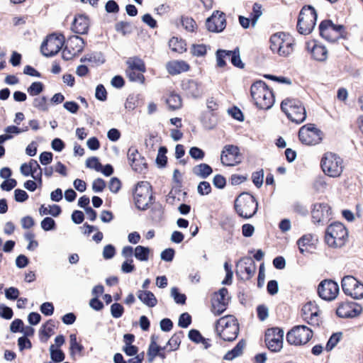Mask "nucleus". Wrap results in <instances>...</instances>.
<instances>
[{
  "mask_svg": "<svg viewBox=\"0 0 363 363\" xmlns=\"http://www.w3.org/2000/svg\"><path fill=\"white\" fill-rule=\"evenodd\" d=\"M251 96L255 105L260 109L268 110L274 103V96L265 82L257 81L253 83L250 89Z\"/></svg>",
  "mask_w": 363,
  "mask_h": 363,
  "instance_id": "f257e3e1",
  "label": "nucleus"
},
{
  "mask_svg": "<svg viewBox=\"0 0 363 363\" xmlns=\"http://www.w3.org/2000/svg\"><path fill=\"white\" fill-rule=\"evenodd\" d=\"M216 330L223 340L232 342L236 339L239 333L237 320L233 315L222 317L216 323Z\"/></svg>",
  "mask_w": 363,
  "mask_h": 363,
  "instance_id": "f03ea898",
  "label": "nucleus"
},
{
  "mask_svg": "<svg viewBox=\"0 0 363 363\" xmlns=\"http://www.w3.org/2000/svg\"><path fill=\"white\" fill-rule=\"evenodd\" d=\"M234 207L239 216L250 218L256 213L258 203L252 195L242 192L235 199Z\"/></svg>",
  "mask_w": 363,
  "mask_h": 363,
  "instance_id": "7ed1b4c3",
  "label": "nucleus"
},
{
  "mask_svg": "<svg viewBox=\"0 0 363 363\" xmlns=\"http://www.w3.org/2000/svg\"><path fill=\"white\" fill-rule=\"evenodd\" d=\"M281 108L288 118L296 123H303L306 118L305 107L302 102L298 99H284L281 104Z\"/></svg>",
  "mask_w": 363,
  "mask_h": 363,
  "instance_id": "20e7f679",
  "label": "nucleus"
},
{
  "mask_svg": "<svg viewBox=\"0 0 363 363\" xmlns=\"http://www.w3.org/2000/svg\"><path fill=\"white\" fill-rule=\"evenodd\" d=\"M320 164L323 172L330 177H340L344 169L343 160L330 152L324 154Z\"/></svg>",
  "mask_w": 363,
  "mask_h": 363,
  "instance_id": "39448f33",
  "label": "nucleus"
},
{
  "mask_svg": "<svg viewBox=\"0 0 363 363\" xmlns=\"http://www.w3.org/2000/svg\"><path fill=\"white\" fill-rule=\"evenodd\" d=\"M347 237V230L342 223L336 222L330 224L326 229L325 240L333 247H340L345 245Z\"/></svg>",
  "mask_w": 363,
  "mask_h": 363,
  "instance_id": "423d86ee",
  "label": "nucleus"
},
{
  "mask_svg": "<svg viewBox=\"0 0 363 363\" xmlns=\"http://www.w3.org/2000/svg\"><path fill=\"white\" fill-rule=\"evenodd\" d=\"M270 48L280 56L286 57L293 52V40L284 33H277L270 38Z\"/></svg>",
  "mask_w": 363,
  "mask_h": 363,
  "instance_id": "0eeeda50",
  "label": "nucleus"
},
{
  "mask_svg": "<svg viewBox=\"0 0 363 363\" xmlns=\"http://www.w3.org/2000/svg\"><path fill=\"white\" fill-rule=\"evenodd\" d=\"M317 20V13L315 9L311 6H304L300 11L297 29L299 33L308 35L314 28Z\"/></svg>",
  "mask_w": 363,
  "mask_h": 363,
  "instance_id": "6e6552de",
  "label": "nucleus"
},
{
  "mask_svg": "<svg viewBox=\"0 0 363 363\" xmlns=\"http://www.w3.org/2000/svg\"><path fill=\"white\" fill-rule=\"evenodd\" d=\"M152 186L147 182L138 184L134 191V200L136 207L145 211L153 203Z\"/></svg>",
  "mask_w": 363,
  "mask_h": 363,
  "instance_id": "1a4fd4ad",
  "label": "nucleus"
},
{
  "mask_svg": "<svg viewBox=\"0 0 363 363\" xmlns=\"http://www.w3.org/2000/svg\"><path fill=\"white\" fill-rule=\"evenodd\" d=\"M313 337V331L306 325L293 327L286 334L289 344L299 346L306 345Z\"/></svg>",
  "mask_w": 363,
  "mask_h": 363,
  "instance_id": "9d476101",
  "label": "nucleus"
},
{
  "mask_svg": "<svg viewBox=\"0 0 363 363\" xmlns=\"http://www.w3.org/2000/svg\"><path fill=\"white\" fill-rule=\"evenodd\" d=\"M319 30L320 35L330 42H335L340 38L345 31L343 26L335 25L330 20L322 21Z\"/></svg>",
  "mask_w": 363,
  "mask_h": 363,
  "instance_id": "9b49d317",
  "label": "nucleus"
},
{
  "mask_svg": "<svg viewBox=\"0 0 363 363\" xmlns=\"http://www.w3.org/2000/svg\"><path fill=\"white\" fill-rule=\"evenodd\" d=\"M283 339L284 331L279 328H269L265 332V343L272 352H278L282 349Z\"/></svg>",
  "mask_w": 363,
  "mask_h": 363,
  "instance_id": "f8f14e48",
  "label": "nucleus"
},
{
  "mask_svg": "<svg viewBox=\"0 0 363 363\" xmlns=\"http://www.w3.org/2000/svg\"><path fill=\"white\" fill-rule=\"evenodd\" d=\"M344 293L354 299L363 298V284L352 276H346L342 279Z\"/></svg>",
  "mask_w": 363,
  "mask_h": 363,
  "instance_id": "ddd939ff",
  "label": "nucleus"
},
{
  "mask_svg": "<svg viewBox=\"0 0 363 363\" xmlns=\"http://www.w3.org/2000/svg\"><path fill=\"white\" fill-rule=\"evenodd\" d=\"M298 138L303 144L308 145L318 144L322 140L320 130L311 124L303 125L300 128Z\"/></svg>",
  "mask_w": 363,
  "mask_h": 363,
  "instance_id": "4468645a",
  "label": "nucleus"
},
{
  "mask_svg": "<svg viewBox=\"0 0 363 363\" xmlns=\"http://www.w3.org/2000/svg\"><path fill=\"white\" fill-rule=\"evenodd\" d=\"M63 36L57 37L54 35L48 36L40 47L42 54L45 57H52L58 53L64 45Z\"/></svg>",
  "mask_w": 363,
  "mask_h": 363,
  "instance_id": "2eb2a0df",
  "label": "nucleus"
},
{
  "mask_svg": "<svg viewBox=\"0 0 363 363\" xmlns=\"http://www.w3.org/2000/svg\"><path fill=\"white\" fill-rule=\"evenodd\" d=\"M221 163L225 166H235L242 161L238 147L233 145L224 146L220 155Z\"/></svg>",
  "mask_w": 363,
  "mask_h": 363,
  "instance_id": "dca6fc26",
  "label": "nucleus"
},
{
  "mask_svg": "<svg viewBox=\"0 0 363 363\" xmlns=\"http://www.w3.org/2000/svg\"><path fill=\"white\" fill-rule=\"evenodd\" d=\"M319 296L325 301L334 300L339 293L338 284L332 280L322 281L318 287Z\"/></svg>",
  "mask_w": 363,
  "mask_h": 363,
  "instance_id": "f3484780",
  "label": "nucleus"
},
{
  "mask_svg": "<svg viewBox=\"0 0 363 363\" xmlns=\"http://www.w3.org/2000/svg\"><path fill=\"white\" fill-rule=\"evenodd\" d=\"M301 317L312 326H319L321 323L320 310L316 305L311 302H308L303 306Z\"/></svg>",
  "mask_w": 363,
  "mask_h": 363,
  "instance_id": "a211bd4d",
  "label": "nucleus"
},
{
  "mask_svg": "<svg viewBox=\"0 0 363 363\" xmlns=\"http://www.w3.org/2000/svg\"><path fill=\"white\" fill-rule=\"evenodd\" d=\"M206 26L210 32L220 33L223 31L226 26L224 13L219 11H214L211 16L206 19Z\"/></svg>",
  "mask_w": 363,
  "mask_h": 363,
  "instance_id": "6ab92c4d",
  "label": "nucleus"
},
{
  "mask_svg": "<svg viewBox=\"0 0 363 363\" xmlns=\"http://www.w3.org/2000/svg\"><path fill=\"white\" fill-rule=\"evenodd\" d=\"M128 162L132 169L137 172H142L146 169L145 159L139 153L138 150L130 147L127 152Z\"/></svg>",
  "mask_w": 363,
  "mask_h": 363,
  "instance_id": "aec40b11",
  "label": "nucleus"
},
{
  "mask_svg": "<svg viewBox=\"0 0 363 363\" xmlns=\"http://www.w3.org/2000/svg\"><path fill=\"white\" fill-rule=\"evenodd\" d=\"M256 264L251 257H246L240 261L237 274L243 281L250 280L256 272Z\"/></svg>",
  "mask_w": 363,
  "mask_h": 363,
  "instance_id": "412c9836",
  "label": "nucleus"
},
{
  "mask_svg": "<svg viewBox=\"0 0 363 363\" xmlns=\"http://www.w3.org/2000/svg\"><path fill=\"white\" fill-rule=\"evenodd\" d=\"M362 308L359 305L353 302H347L340 304L336 311V314L343 318H354L360 314Z\"/></svg>",
  "mask_w": 363,
  "mask_h": 363,
  "instance_id": "4be33fe9",
  "label": "nucleus"
},
{
  "mask_svg": "<svg viewBox=\"0 0 363 363\" xmlns=\"http://www.w3.org/2000/svg\"><path fill=\"white\" fill-rule=\"evenodd\" d=\"M330 207L327 203H315L312 210V218L315 223H320L328 219L330 215Z\"/></svg>",
  "mask_w": 363,
  "mask_h": 363,
  "instance_id": "5701e85b",
  "label": "nucleus"
},
{
  "mask_svg": "<svg viewBox=\"0 0 363 363\" xmlns=\"http://www.w3.org/2000/svg\"><path fill=\"white\" fill-rule=\"evenodd\" d=\"M89 27V20L88 17L84 14H78L74 17L72 24V30L73 32L84 35L87 33Z\"/></svg>",
  "mask_w": 363,
  "mask_h": 363,
  "instance_id": "b1692460",
  "label": "nucleus"
},
{
  "mask_svg": "<svg viewBox=\"0 0 363 363\" xmlns=\"http://www.w3.org/2000/svg\"><path fill=\"white\" fill-rule=\"evenodd\" d=\"M65 45L72 50L73 53L78 55L84 49V41L78 35H72L67 39Z\"/></svg>",
  "mask_w": 363,
  "mask_h": 363,
  "instance_id": "393cba45",
  "label": "nucleus"
},
{
  "mask_svg": "<svg viewBox=\"0 0 363 363\" xmlns=\"http://www.w3.org/2000/svg\"><path fill=\"white\" fill-rule=\"evenodd\" d=\"M182 89L186 94L193 98H197L201 95L199 84L194 80H185L182 82Z\"/></svg>",
  "mask_w": 363,
  "mask_h": 363,
  "instance_id": "a878e982",
  "label": "nucleus"
},
{
  "mask_svg": "<svg viewBox=\"0 0 363 363\" xmlns=\"http://www.w3.org/2000/svg\"><path fill=\"white\" fill-rule=\"evenodd\" d=\"M167 69L170 74L174 75L188 71L189 65L184 61L174 60L167 63Z\"/></svg>",
  "mask_w": 363,
  "mask_h": 363,
  "instance_id": "bb28decb",
  "label": "nucleus"
},
{
  "mask_svg": "<svg viewBox=\"0 0 363 363\" xmlns=\"http://www.w3.org/2000/svg\"><path fill=\"white\" fill-rule=\"evenodd\" d=\"M139 300L149 307H154L157 303V300L153 293L150 291L139 290L137 292Z\"/></svg>",
  "mask_w": 363,
  "mask_h": 363,
  "instance_id": "cd10ccee",
  "label": "nucleus"
},
{
  "mask_svg": "<svg viewBox=\"0 0 363 363\" xmlns=\"http://www.w3.org/2000/svg\"><path fill=\"white\" fill-rule=\"evenodd\" d=\"M192 172L194 175L200 178L206 179L212 174L213 169L208 164L201 163L194 166L192 169Z\"/></svg>",
  "mask_w": 363,
  "mask_h": 363,
  "instance_id": "c85d7f7f",
  "label": "nucleus"
},
{
  "mask_svg": "<svg viewBox=\"0 0 363 363\" xmlns=\"http://www.w3.org/2000/svg\"><path fill=\"white\" fill-rule=\"evenodd\" d=\"M245 346V342L243 340H240L233 350L228 351L225 354L224 359L231 361L235 358L239 357L240 355L242 354Z\"/></svg>",
  "mask_w": 363,
  "mask_h": 363,
  "instance_id": "c756f323",
  "label": "nucleus"
},
{
  "mask_svg": "<svg viewBox=\"0 0 363 363\" xmlns=\"http://www.w3.org/2000/svg\"><path fill=\"white\" fill-rule=\"evenodd\" d=\"M313 57L318 61H324L328 57V50L325 47L320 45H315L311 50Z\"/></svg>",
  "mask_w": 363,
  "mask_h": 363,
  "instance_id": "7c9ffc66",
  "label": "nucleus"
},
{
  "mask_svg": "<svg viewBox=\"0 0 363 363\" xmlns=\"http://www.w3.org/2000/svg\"><path fill=\"white\" fill-rule=\"evenodd\" d=\"M126 63L128 65V69H135L142 72H145L146 70L144 62L138 57H130L127 60Z\"/></svg>",
  "mask_w": 363,
  "mask_h": 363,
  "instance_id": "2f4dec72",
  "label": "nucleus"
},
{
  "mask_svg": "<svg viewBox=\"0 0 363 363\" xmlns=\"http://www.w3.org/2000/svg\"><path fill=\"white\" fill-rule=\"evenodd\" d=\"M150 251L149 247L138 245L134 249V256L137 259L141 262H146L149 259Z\"/></svg>",
  "mask_w": 363,
  "mask_h": 363,
  "instance_id": "473e14b6",
  "label": "nucleus"
},
{
  "mask_svg": "<svg viewBox=\"0 0 363 363\" xmlns=\"http://www.w3.org/2000/svg\"><path fill=\"white\" fill-rule=\"evenodd\" d=\"M228 59H230L231 63L236 67L244 68L245 64L240 59V50L236 48L234 50H228Z\"/></svg>",
  "mask_w": 363,
  "mask_h": 363,
  "instance_id": "72a5a7b5",
  "label": "nucleus"
},
{
  "mask_svg": "<svg viewBox=\"0 0 363 363\" xmlns=\"http://www.w3.org/2000/svg\"><path fill=\"white\" fill-rule=\"evenodd\" d=\"M229 299L228 289L226 288H222L214 294L212 301L220 303L221 304L228 305Z\"/></svg>",
  "mask_w": 363,
  "mask_h": 363,
  "instance_id": "f704fd0d",
  "label": "nucleus"
},
{
  "mask_svg": "<svg viewBox=\"0 0 363 363\" xmlns=\"http://www.w3.org/2000/svg\"><path fill=\"white\" fill-rule=\"evenodd\" d=\"M39 211H40V214L41 216L50 214L51 216H52L54 217H57L61 213V208L57 205H52V206H49V209H48V208H47L44 205H43L40 208Z\"/></svg>",
  "mask_w": 363,
  "mask_h": 363,
  "instance_id": "c9c22d12",
  "label": "nucleus"
},
{
  "mask_svg": "<svg viewBox=\"0 0 363 363\" xmlns=\"http://www.w3.org/2000/svg\"><path fill=\"white\" fill-rule=\"evenodd\" d=\"M169 46L172 51L179 53H182L186 50L184 42L174 37L169 40Z\"/></svg>",
  "mask_w": 363,
  "mask_h": 363,
  "instance_id": "e433bc0d",
  "label": "nucleus"
},
{
  "mask_svg": "<svg viewBox=\"0 0 363 363\" xmlns=\"http://www.w3.org/2000/svg\"><path fill=\"white\" fill-rule=\"evenodd\" d=\"M312 242V235H304L301 238H299L297 241V245L299 249V251L301 254H304L305 252L307 251V247L311 245Z\"/></svg>",
  "mask_w": 363,
  "mask_h": 363,
  "instance_id": "4c0bfd02",
  "label": "nucleus"
},
{
  "mask_svg": "<svg viewBox=\"0 0 363 363\" xmlns=\"http://www.w3.org/2000/svg\"><path fill=\"white\" fill-rule=\"evenodd\" d=\"M167 104L170 109L176 110L182 106V99L178 94H172L167 99Z\"/></svg>",
  "mask_w": 363,
  "mask_h": 363,
  "instance_id": "58836bf2",
  "label": "nucleus"
},
{
  "mask_svg": "<svg viewBox=\"0 0 363 363\" xmlns=\"http://www.w3.org/2000/svg\"><path fill=\"white\" fill-rule=\"evenodd\" d=\"M126 75L129 80L133 82H139L143 84L145 81V77L143 74V72H138V70L126 69Z\"/></svg>",
  "mask_w": 363,
  "mask_h": 363,
  "instance_id": "ea45409f",
  "label": "nucleus"
},
{
  "mask_svg": "<svg viewBox=\"0 0 363 363\" xmlns=\"http://www.w3.org/2000/svg\"><path fill=\"white\" fill-rule=\"evenodd\" d=\"M50 358L52 362H61L65 359V355L61 350L55 349L54 345L50 347Z\"/></svg>",
  "mask_w": 363,
  "mask_h": 363,
  "instance_id": "a19ab883",
  "label": "nucleus"
},
{
  "mask_svg": "<svg viewBox=\"0 0 363 363\" xmlns=\"http://www.w3.org/2000/svg\"><path fill=\"white\" fill-rule=\"evenodd\" d=\"M161 347L158 346L155 341H152L147 351L148 361L152 362L154 359L158 356L159 352L163 350Z\"/></svg>",
  "mask_w": 363,
  "mask_h": 363,
  "instance_id": "79ce46f5",
  "label": "nucleus"
},
{
  "mask_svg": "<svg viewBox=\"0 0 363 363\" xmlns=\"http://www.w3.org/2000/svg\"><path fill=\"white\" fill-rule=\"evenodd\" d=\"M217 66L224 67L226 65V59H228V50H218L216 53Z\"/></svg>",
  "mask_w": 363,
  "mask_h": 363,
  "instance_id": "37998d69",
  "label": "nucleus"
},
{
  "mask_svg": "<svg viewBox=\"0 0 363 363\" xmlns=\"http://www.w3.org/2000/svg\"><path fill=\"white\" fill-rule=\"evenodd\" d=\"M69 340H70V352L71 354L73 355L75 352L80 353L83 349L84 347L77 342V336L75 334H71L69 335Z\"/></svg>",
  "mask_w": 363,
  "mask_h": 363,
  "instance_id": "c03bdc74",
  "label": "nucleus"
},
{
  "mask_svg": "<svg viewBox=\"0 0 363 363\" xmlns=\"http://www.w3.org/2000/svg\"><path fill=\"white\" fill-rule=\"evenodd\" d=\"M115 28L117 32L122 33L123 35L129 34L132 31L131 24L125 21L117 23L115 26Z\"/></svg>",
  "mask_w": 363,
  "mask_h": 363,
  "instance_id": "a18cd8bd",
  "label": "nucleus"
},
{
  "mask_svg": "<svg viewBox=\"0 0 363 363\" xmlns=\"http://www.w3.org/2000/svg\"><path fill=\"white\" fill-rule=\"evenodd\" d=\"M167 152V150L165 147H160L158 150V154L156 158V162L157 164L163 167L166 165L167 158L166 157V153Z\"/></svg>",
  "mask_w": 363,
  "mask_h": 363,
  "instance_id": "49530a36",
  "label": "nucleus"
},
{
  "mask_svg": "<svg viewBox=\"0 0 363 363\" xmlns=\"http://www.w3.org/2000/svg\"><path fill=\"white\" fill-rule=\"evenodd\" d=\"M341 335H342V334L340 333H335V334L332 335L327 342L325 350L327 351L332 350L339 342V341L341 338Z\"/></svg>",
  "mask_w": 363,
  "mask_h": 363,
  "instance_id": "de8ad7c7",
  "label": "nucleus"
},
{
  "mask_svg": "<svg viewBox=\"0 0 363 363\" xmlns=\"http://www.w3.org/2000/svg\"><path fill=\"white\" fill-rule=\"evenodd\" d=\"M203 126L207 129H212L216 125V121L213 113L203 115L201 119Z\"/></svg>",
  "mask_w": 363,
  "mask_h": 363,
  "instance_id": "09e8293b",
  "label": "nucleus"
},
{
  "mask_svg": "<svg viewBox=\"0 0 363 363\" xmlns=\"http://www.w3.org/2000/svg\"><path fill=\"white\" fill-rule=\"evenodd\" d=\"M189 339L196 343H204L206 338H204L200 332L197 330L192 329L189 332Z\"/></svg>",
  "mask_w": 363,
  "mask_h": 363,
  "instance_id": "8fccbe9b",
  "label": "nucleus"
},
{
  "mask_svg": "<svg viewBox=\"0 0 363 363\" xmlns=\"http://www.w3.org/2000/svg\"><path fill=\"white\" fill-rule=\"evenodd\" d=\"M262 6L258 4H255L251 13V23L252 26H255L258 18L262 16Z\"/></svg>",
  "mask_w": 363,
  "mask_h": 363,
  "instance_id": "3c124183",
  "label": "nucleus"
},
{
  "mask_svg": "<svg viewBox=\"0 0 363 363\" xmlns=\"http://www.w3.org/2000/svg\"><path fill=\"white\" fill-rule=\"evenodd\" d=\"M43 90V84L40 82H35L31 84L28 88V92L31 96H36L41 93Z\"/></svg>",
  "mask_w": 363,
  "mask_h": 363,
  "instance_id": "603ef678",
  "label": "nucleus"
},
{
  "mask_svg": "<svg viewBox=\"0 0 363 363\" xmlns=\"http://www.w3.org/2000/svg\"><path fill=\"white\" fill-rule=\"evenodd\" d=\"M86 166L88 168L94 169L97 172L101 170V164L99 162V159L96 157L88 158L86 161Z\"/></svg>",
  "mask_w": 363,
  "mask_h": 363,
  "instance_id": "864d4df0",
  "label": "nucleus"
},
{
  "mask_svg": "<svg viewBox=\"0 0 363 363\" xmlns=\"http://www.w3.org/2000/svg\"><path fill=\"white\" fill-rule=\"evenodd\" d=\"M24 237H25V239L29 242V243L27 246V249L28 250L33 251L38 246V242L34 240V238H35L34 233H33L31 232H28L25 234Z\"/></svg>",
  "mask_w": 363,
  "mask_h": 363,
  "instance_id": "5fc2aeb1",
  "label": "nucleus"
},
{
  "mask_svg": "<svg viewBox=\"0 0 363 363\" xmlns=\"http://www.w3.org/2000/svg\"><path fill=\"white\" fill-rule=\"evenodd\" d=\"M171 296L174 298V299L177 303H179V304L185 303L186 297L185 294L179 293L177 288L172 287L171 289Z\"/></svg>",
  "mask_w": 363,
  "mask_h": 363,
  "instance_id": "6e6d98bb",
  "label": "nucleus"
},
{
  "mask_svg": "<svg viewBox=\"0 0 363 363\" xmlns=\"http://www.w3.org/2000/svg\"><path fill=\"white\" fill-rule=\"evenodd\" d=\"M124 312L123 306L120 303H115L111 306V315L115 318H121Z\"/></svg>",
  "mask_w": 363,
  "mask_h": 363,
  "instance_id": "4d7b16f0",
  "label": "nucleus"
},
{
  "mask_svg": "<svg viewBox=\"0 0 363 363\" xmlns=\"http://www.w3.org/2000/svg\"><path fill=\"white\" fill-rule=\"evenodd\" d=\"M252 182L257 188L261 187L263 184V179H264L263 169H261L259 171L252 173Z\"/></svg>",
  "mask_w": 363,
  "mask_h": 363,
  "instance_id": "13d9d810",
  "label": "nucleus"
},
{
  "mask_svg": "<svg viewBox=\"0 0 363 363\" xmlns=\"http://www.w3.org/2000/svg\"><path fill=\"white\" fill-rule=\"evenodd\" d=\"M95 97L101 101L107 99V91L102 84H99L96 88Z\"/></svg>",
  "mask_w": 363,
  "mask_h": 363,
  "instance_id": "bf43d9fd",
  "label": "nucleus"
},
{
  "mask_svg": "<svg viewBox=\"0 0 363 363\" xmlns=\"http://www.w3.org/2000/svg\"><path fill=\"white\" fill-rule=\"evenodd\" d=\"M191 315L187 313H184L179 316L178 325L182 328H186L191 324Z\"/></svg>",
  "mask_w": 363,
  "mask_h": 363,
  "instance_id": "052dcab7",
  "label": "nucleus"
},
{
  "mask_svg": "<svg viewBox=\"0 0 363 363\" xmlns=\"http://www.w3.org/2000/svg\"><path fill=\"white\" fill-rule=\"evenodd\" d=\"M198 193L201 195H208L211 191V186L208 182H201L197 186Z\"/></svg>",
  "mask_w": 363,
  "mask_h": 363,
  "instance_id": "680f3d73",
  "label": "nucleus"
},
{
  "mask_svg": "<svg viewBox=\"0 0 363 363\" xmlns=\"http://www.w3.org/2000/svg\"><path fill=\"white\" fill-rule=\"evenodd\" d=\"M182 24L186 30L190 32H193L196 26L194 20L189 17L182 18Z\"/></svg>",
  "mask_w": 363,
  "mask_h": 363,
  "instance_id": "e2e57ef3",
  "label": "nucleus"
},
{
  "mask_svg": "<svg viewBox=\"0 0 363 363\" xmlns=\"http://www.w3.org/2000/svg\"><path fill=\"white\" fill-rule=\"evenodd\" d=\"M33 106L41 111H47V99L45 96L35 98L33 101Z\"/></svg>",
  "mask_w": 363,
  "mask_h": 363,
  "instance_id": "0e129e2a",
  "label": "nucleus"
},
{
  "mask_svg": "<svg viewBox=\"0 0 363 363\" xmlns=\"http://www.w3.org/2000/svg\"><path fill=\"white\" fill-rule=\"evenodd\" d=\"M106 187V182L104 179L98 178L92 183V190L95 193L101 192Z\"/></svg>",
  "mask_w": 363,
  "mask_h": 363,
  "instance_id": "69168bd1",
  "label": "nucleus"
},
{
  "mask_svg": "<svg viewBox=\"0 0 363 363\" xmlns=\"http://www.w3.org/2000/svg\"><path fill=\"white\" fill-rule=\"evenodd\" d=\"M40 225L44 230L48 231L54 228L55 222L52 218L46 217L41 221Z\"/></svg>",
  "mask_w": 363,
  "mask_h": 363,
  "instance_id": "338daca9",
  "label": "nucleus"
},
{
  "mask_svg": "<svg viewBox=\"0 0 363 363\" xmlns=\"http://www.w3.org/2000/svg\"><path fill=\"white\" fill-rule=\"evenodd\" d=\"M13 313L11 308L6 306L3 304H0V316L9 320L13 317Z\"/></svg>",
  "mask_w": 363,
  "mask_h": 363,
  "instance_id": "774afa93",
  "label": "nucleus"
}]
</instances>
